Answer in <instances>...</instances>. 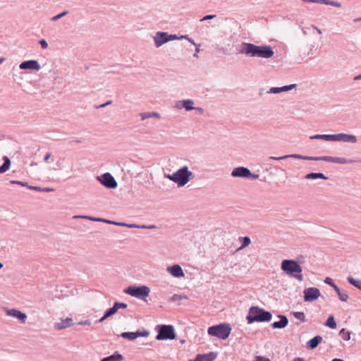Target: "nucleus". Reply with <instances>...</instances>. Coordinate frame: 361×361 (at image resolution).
Returning a JSON list of instances; mask_svg holds the SVG:
<instances>
[{"instance_id":"nucleus-1","label":"nucleus","mask_w":361,"mask_h":361,"mask_svg":"<svg viewBox=\"0 0 361 361\" xmlns=\"http://www.w3.org/2000/svg\"><path fill=\"white\" fill-rule=\"evenodd\" d=\"M241 47L240 53L252 57L269 59L274 54L272 48L269 45L257 46L252 43L243 42Z\"/></svg>"},{"instance_id":"nucleus-2","label":"nucleus","mask_w":361,"mask_h":361,"mask_svg":"<svg viewBox=\"0 0 361 361\" xmlns=\"http://www.w3.org/2000/svg\"><path fill=\"white\" fill-rule=\"evenodd\" d=\"M288 158H294V159H302V160H310V161H325L328 162H332V163H338L341 164H351L354 162V160L346 159L344 157H330V156H323V157H309V156H304L301 154H292L288 155H284L282 157H270L269 159H273V160H285Z\"/></svg>"},{"instance_id":"nucleus-3","label":"nucleus","mask_w":361,"mask_h":361,"mask_svg":"<svg viewBox=\"0 0 361 361\" xmlns=\"http://www.w3.org/2000/svg\"><path fill=\"white\" fill-rule=\"evenodd\" d=\"M165 177L177 183L178 187H181L192 179L194 174L188 170L187 166H184L172 174H165Z\"/></svg>"},{"instance_id":"nucleus-4","label":"nucleus","mask_w":361,"mask_h":361,"mask_svg":"<svg viewBox=\"0 0 361 361\" xmlns=\"http://www.w3.org/2000/svg\"><path fill=\"white\" fill-rule=\"evenodd\" d=\"M281 268L287 275L302 281L303 276L302 269L299 263L293 259H284L281 262Z\"/></svg>"},{"instance_id":"nucleus-5","label":"nucleus","mask_w":361,"mask_h":361,"mask_svg":"<svg viewBox=\"0 0 361 361\" xmlns=\"http://www.w3.org/2000/svg\"><path fill=\"white\" fill-rule=\"evenodd\" d=\"M272 314L270 312L259 308L257 306H252L250 308L246 319L248 324H252L255 322H265L271 319Z\"/></svg>"},{"instance_id":"nucleus-6","label":"nucleus","mask_w":361,"mask_h":361,"mask_svg":"<svg viewBox=\"0 0 361 361\" xmlns=\"http://www.w3.org/2000/svg\"><path fill=\"white\" fill-rule=\"evenodd\" d=\"M231 332V326L229 324L221 323L208 328L207 333L209 336L225 340L228 338Z\"/></svg>"},{"instance_id":"nucleus-7","label":"nucleus","mask_w":361,"mask_h":361,"mask_svg":"<svg viewBox=\"0 0 361 361\" xmlns=\"http://www.w3.org/2000/svg\"><path fill=\"white\" fill-rule=\"evenodd\" d=\"M157 331L156 339L158 341L173 340L176 337L173 326L168 324L157 325L155 328Z\"/></svg>"},{"instance_id":"nucleus-8","label":"nucleus","mask_w":361,"mask_h":361,"mask_svg":"<svg viewBox=\"0 0 361 361\" xmlns=\"http://www.w3.org/2000/svg\"><path fill=\"white\" fill-rule=\"evenodd\" d=\"M124 293L135 298L145 300L149 296L150 289L147 286H130L124 290Z\"/></svg>"},{"instance_id":"nucleus-9","label":"nucleus","mask_w":361,"mask_h":361,"mask_svg":"<svg viewBox=\"0 0 361 361\" xmlns=\"http://www.w3.org/2000/svg\"><path fill=\"white\" fill-rule=\"evenodd\" d=\"M178 39V37H177L176 35H173V34L169 35V34H168V32H161V31L157 32L155 34V35L153 37L154 44L156 46V47H157V48L160 47L164 44H165L168 42Z\"/></svg>"},{"instance_id":"nucleus-10","label":"nucleus","mask_w":361,"mask_h":361,"mask_svg":"<svg viewBox=\"0 0 361 361\" xmlns=\"http://www.w3.org/2000/svg\"><path fill=\"white\" fill-rule=\"evenodd\" d=\"M97 179L106 188L115 189L117 187V182L110 173H105L97 176Z\"/></svg>"},{"instance_id":"nucleus-11","label":"nucleus","mask_w":361,"mask_h":361,"mask_svg":"<svg viewBox=\"0 0 361 361\" xmlns=\"http://www.w3.org/2000/svg\"><path fill=\"white\" fill-rule=\"evenodd\" d=\"M304 293V300L305 302H312L316 300L320 296V291L317 288L311 287L305 288Z\"/></svg>"},{"instance_id":"nucleus-12","label":"nucleus","mask_w":361,"mask_h":361,"mask_svg":"<svg viewBox=\"0 0 361 361\" xmlns=\"http://www.w3.org/2000/svg\"><path fill=\"white\" fill-rule=\"evenodd\" d=\"M324 283L329 285L334 289V290L338 294L339 299L341 301L346 302L348 300L349 297H348V295L347 294L346 291L342 290L341 288H339V287L334 283L332 279H331L329 277H326L324 279Z\"/></svg>"},{"instance_id":"nucleus-13","label":"nucleus","mask_w":361,"mask_h":361,"mask_svg":"<svg viewBox=\"0 0 361 361\" xmlns=\"http://www.w3.org/2000/svg\"><path fill=\"white\" fill-rule=\"evenodd\" d=\"M334 142L355 143L357 142V137L355 135H353L338 133L334 134Z\"/></svg>"},{"instance_id":"nucleus-14","label":"nucleus","mask_w":361,"mask_h":361,"mask_svg":"<svg viewBox=\"0 0 361 361\" xmlns=\"http://www.w3.org/2000/svg\"><path fill=\"white\" fill-rule=\"evenodd\" d=\"M231 176L233 177L247 178L250 176V170L244 166H238L233 169Z\"/></svg>"},{"instance_id":"nucleus-15","label":"nucleus","mask_w":361,"mask_h":361,"mask_svg":"<svg viewBox=\"0 0 361 361\" xmlns=\"http://www.w3.org/2000/svg\"><path fill=\"white\" fill-rule=\"evenodd\" d=\"M149 331H137L135 332H123L121 334V336L123 338L128 339L130 341H134L137 338L140 336H147L149 335Z\"/></svg>"},{"instance_id":"nucleus-16","label":"nucleus","mask_w":361,"mask_h":361,"mask_svg":"<svg viewBox=\"0 0 361 361\" xmlns=\"http://www.w3.org/2000/svg\"><path fill=\"white\" fill-rule=\"evenodd\" d=\"M73 325L74 323L73 322V319L68 317L65 319H61L59 322H56L54 325V327L56 330H62Z\"/></svg>"},{"instance_id":"nucleus-17","label":"nucleus","mask_w":361,"mask_h":361,"mask_svg":"<svg viewBox=\"0 0 361 361\" xmlns=\"http://www.w3.org/2000/svg\"><path fill=\"white\" fill-rule=\"evenodd\" d=\"M166 269L174 277L179 278L185 276L183 269L179 264L169 266Z\"/></svg>"},{"instance_id":"nucleus-18","label":"nucleus","mask_w":361,"mask_h":361,"mask_svg":"<svg viewBox=\"0 0 361 361\" xmlns=\"http://www.w3.org/2000/svg\"><path fill=\"white\" fill-rule=\"evenodd\" d=\"M278 317L280 319L279 322H273L271 326L273 329H283L288 324V319L286 316L279 314Z\"/></svg>"},{"instance_id":"nucleus-19","label":"nucleus","mask_w":361,"mask_h":361,"mask_svg":"<svg viewBox=\"0 0 361 361\" xmlns=\"http://www.w3.org/2000/svg\"><path fill=\"white\" fill-rule=\"evenodd\" d=\"M41 66L36 60L24 61V70L39 71Z\"/></svg>"},{"instance_id":"nucleus-20","label":"nucleus","mask_w":361,"mask_h":361,"mask_svg":"<svg viewBox=\"0 0 361 361\" xmlns=\"http://www.w3.org/2000/svg\"><path fill=\"white\" fill-rule=\"evenodd\" d=\"M304 2L307 3H317V4H322L325 5H329L332 6H335L337 8L341 7V4L338 1H331V0H302Z\"/></svg>"},{"instance_id":"nucleus-21","label":"nucleus","mask_w":361,"mask_h":361,"mask_svg":"<svg viewBox=\"0 0 361 361\" xmlns=\"http://www.w3.org/2000/svg\"><path fill=\"white\" fill-rule=\"evenodd\" d=\"M322 337L320 336H316L309 341H307L306 347L307 349L313 350L316 348L319 344L322 342Z\"/></svg>"},{"instance_id":"nucleus-22","label":"nucleus","mask_w":361,"mask_h":361,"mask_svg":"<svg viewBox=\"0 0 361 361\" xmlns=\"http://www.w3.org/2000/svg\"><path fill=\"white\" fill-rule=\"evenodd\" d=\"M8 316L17 318L20 322H23V312L16 309L4 308Z\"/></svg>"},{"instance_id":"nucleus-23","label":"nucleus","mask_w":361,"mask_h":361,"mask_svg":"<svg viewBox=\"0 0 361 361\" xmlns=\"http://www.w3.org/2000/svg\"><path fill=\"white\" fill-rule=\"evenodd\" d=\"M334 134H317L310 137L311 140H323L325 141H334Z\"/></svg>"},{"instance_id":"nucleus-24","label":"nucleus","mask_w":361,"mask_h":361,"mask_svg":"<svg viewBox=\"0 0 361 361\" xmlns=\"http://www.w3.org/2000/svg\"><path fill=\"white\" fill-rule=\"evenodd\" d=\"M305 178L307 179V180H314V179H317V178H321L323 180H328V177L326 176L323 173H314V172L307 173L305 176Z\"/></svg>"},{"instance_id":"nucleus-25","label":"nucleus","mask_w":361,"mask_h":361,"mask_svg":"<svg viewBox=\"0 0 361 361\" xmlns=\"http://www.w3.org/2000/svg\"><path fill=\"white\" fill-rule=\"evenodd\" d=\"M118 311H117L116 307L114 305L112 307H110V308H109L108 310H106V312H104V314L103 315V317H102L99 319L98 322H103L108 317L115 314Z\"/></svg>"},{"instance_id":"nucleus-26","label":"nucleus","mask_w":361,"mask_h":361,"mask_svg":"<svg viewBox=\"0 0 361 361\" xmlns=\"http://www.w3.org/2000/svg\"><path fill=\"white\" fill-rule=\"evenodd\" d=\"M123 360V356L118 353V352H115L113 355L110 356L105 357L102 358L100 361H121Z\"/></svg>"},{"instance_id":"nucleus-27","label":"nucleus","mask_w":361,"mask_h":361,"mask_svg":"<svg viewBox=\"0 0 361 361\" xmlns=\"http://www.w3.org/2000/svg\"><path fill=\"white\" fill-rule=\"evenodd\" d=\"M3 160H4V163L0 166V173H4L6 172L9 169L11 164V161L10 159L6 156H4L3 157Z\"/></svg>"},{"instance_id":"nucleus-28","label":"nucleus","mask_w":361,"mask_h":361,"mask_svg":"<svg viewBox=\"0 0 361 361\" xmlns=\"http://www.w3.org/2000/svg\"><path fill=\"white\" fill-rule=\"evenodd\" d=\"M24 187H26L30 190H36V191H40V192H53L54 190V188H40L38 186H32L28 185L27 183H24Z\"/></svg>"},{"instance_id":"nucleus-29","label":"nucleus","mask_w":361,"mask_h":361,"mask_svg":"<svg viewBox=\"0 0 361 361\" xmlns=\"http://www.w3.org/2000/svg\"><path fill=\"white\" fill-rule=\"evenodd\" d=\"M180 103H181V106L183 108H185L186 111H191L193 110L194 107L192 105L194 104V101L192 99H185V100H181L180 101Z\"/></svg>"},{"instance_id":"nucleus-30","label":"nucleus","mask_w":361,"mask_h":361,"mask_svg":"<svg viewBox=\"0 0 361 361\" xmlns=\"http://www.w3.org/2000/svg\"><path fill=\"white\" fill-rule=\"evenodd\" d=\"M142 120H145L149 118H159L161 116L157 112H145L140 114Z\"/></svg>"},{"instance_id":"nucleus-31","label":"nucleus","mask_w":361,"mask_h":361,"mask_svg":"<svg viewBox=\"0 0 361 361\" xmlns=\"http://www.w3.org/2000/svg\"><path fill=\"white\" fill-rule=\"evenodd\" d=\"M325 325L331 329H336V322L334 319V316L331 315L328 317Z\"/></svg>"},{"instance_id":"nucleus-32","label":"nucleus","mask_w":361,"mask_h":361,"mask_svg":"<svg viewBox=\"0 0 361 361\" xmlns=\"http://www.w3.org/2000/svg\"><path fill=\"white\" fill-rule=\"evenodd\" d=\"M240 240L242 242V245L239 247V250H242L247 247L251 243L250 238L248 236L241 237L240 238Z\"/></svg>"},{"instance_id":"nucleus-33","label":"nucleus","mask_w":361,"mask_h":361,"mask_svg":"<svg viewBox=\"0 0 361 361\" xmlns=\"http://www.w3.org/2000/svg\"><path fill=\"white\" fill-rule=\"evenodd\" d=\"M203 361H214L216 357V353L210 352L207 354H202Z\"/></svg>"},{"instance_id":"nucleus-34","label":"nucleus","mask_w":361,"mask_h":361,"mask_svg":"<svg viewBox=\"0 0 361 361\" xmlns=\"http://www.w3.org/2000/svg\"><path fill=\"white\" fill-rule=\"evenodd\" d=\"M348 281L353 285V286L361 290V280H356L354 278L349 276L348 278Z\"/></svg>"},{"instance_id":"nucleus-35","label":"nucleus","mask_w":361,"mask_h":361,"mask_svg":"<svg viewBox=\"0 0 361 361\" xmlns=\"http://www.w3.org/2000/svg\"><path fill=\"white\" fill-rule=\"evenodd\" d=\"M350 334L351 333L345 329H342L339 331V336H341L344 341H349L350 339Z\"/></svg>"},{"instance_id":"nucleus-36","label":"nucleus","mask_w":361,"mask_h":361,"mask_svg":"<svg viewBox=\"0 0 361 361\" xmlns=\"http://www.w3.org/2000/svg\"><path fill=\"white\" fill-rule=\"evenodd\" d=\"M74 218L87 219L91 220V221H98V222H103V223H104V219H102V218L92 217V216H74Z\"/></svg>"},{"instance_id":"nucleus-37","label":"nucleus","mask_w":361,"mask_h":361,"mask_svg":"<svg viewBox=\"0 0 361 361\" xmlns=\"http://www.w3.org/2000/svg\"><path fill=\"white\" fill-rule=\"evenodd\" d=\"M293 314L296 319H299L302 322H305L306 321L305 315L302 312H293Z\"/></svg>"},{"instance_id":"nucleus-38","label":"nucleus","mask_w":361,"mask_h":361,"mask_svg":"<svg viewBox=\"0 0 361 361\" xmlns=\"http://www.w3.org/2000/svg\"><path fill=\"white\" fill-rule=\"evenodd\" d=\"M296 87H297L296 84H291L289 85H285V86L281 87L280 88H281V92H287V91L291 90L293 89H295Z\"/></svg>"},{"instance_id":"nucleus-39","label":"nucleus","mask_w":361,"mask_h":361,"mask_svg":"<svg viewBox=\"0 0 361 361\" xmlns=\"http://www.w3.org/2000/svg\"><path fill=\"white\" fill-rule=\"evenodd\" d=\"M68 13V11H64L62 13L52 17L51 20L56 21V20L61 19V18L64 17L65 16H66Z\"/></svg>"},{"instance_id":"nucleus-40","label":"nucleus","mask_w":361,"mask_h":361,"mask_svg":"<svg viewBox=\"0 0 361 361\" xmlns=\"http://www.w3.org/2000/svg\"><path fill=\"white\" fill-rule=\"evenodd\" d=\"M114 305L116 307L117 311L121 308L125 309L128 307V305L125 302H115Z\"/></svg>"},{"instance_id":"nucleus-41","label":"nucleus","mask_w":361,"mask_h":361,"mask_svg":"<svg viewBox=\"0 0 361 361\" xmlns=\"http://www.w3.org/2000/svg\"><path fill=\"white\" fill-rule=\"evenodd\" d=\"M281 92V88L276 87H271L267 92L269 94H279Z\"/></svg>"},{"instance_id":"nucleus-42","label":"nucleus","mask_w":361,"mask_h":361,"mask_svg":"<svg viewBox=\"0 0 361 361\" xmlns=\"http://www.w3.org/2000/svg\"><path fill=\"white\" fill-rule=\"evenodd\" d=\"M252 361H271L269 358L265 357L264 356L257 355L255 357V360Z\"/></svg>"},{"instance_id":"nucleus-43","label":"nucleus","mask_w":361,"mask_h":361,"mask_svg":"<svg viewBox=\"0 0 361 361\" xmlns=\"http://www.w3.org/2000/svg\"><path fill=\"white\" fill-rule=\"evenodd\" d=\"M39 44H40L41 47L44 49H47L48 47V43L47 41L44 39H40L39 41Z\"/></svg>"},{"instance_id":"nucleus-44","label":"nucleus","mask_w":361,"mask_h":361,"mask_svg":"<svg viewBox=\"0 0 361 361\" xmlns=\"http://www.w3.org/2000/svg\"><path fill=\"white\" fill-rule=\"evenodd\" d=\"M216 15H207L205 16H204L201 20L200 21H204V20H212V19H214L216 18Z\"/></svg>"},{"instance_id":"nucleus-45","label":"nucleus","mask_w":361,"mask_h":361,"mask_svg":"<svg viewBox=\"0 0 361 361\" xmlns=\"http://www.w3.org/2000/svg\"><path fill=\"white\" fill-rule=\"evenodd\" d=\"M187 39L190 43H192V44L194 45H196V44L195 43L194 40L191 38H189L188 35H182L180 37H178V39Z\"/></svg>"},{"instance_id":"nucleus-46","label":"nucleus","mask_w":361,"mask_h":361,"mask_svg":"<svg viewBox=\"0 0 361 361\" xmlns=\"http://www.w3.org/2000/svg\"><path fill=\"white\" fill-rule=\"evenodd\" d=\"M189 361H203V355L202 354H197L194 360Z\"/></svg>"},{"instance_id":"nucleus-47","label":"nucleus","mask_w":361,"mask_h":361,"mask_svg":"<svg viewBox=\"0 0 361 361\" xmlns=\"http://www.w3.org/2000/svg\"><path fill=\"white\" fill-rule=\"evenodd\" d=\"M182 299V296L181 295H177V294H174L171 298V300L174 302V301H176L178 300H181Z\"/></svg>"},{"instance_id":"nucleus-48","label":"nucleus","mask_w":361,"mask_h":361,"mask_svg":"<svg viewBox=\"0 0 361 361\" xmlns=\"http://www.w3.org/2000/svg\"><path fill=\"white\" fill-rule=\"evenodd\" d=\"M156 228H157V226L155 225H149V226L141 225V228H142V229H154Z\"/></svg>"},{"instance_id":"nucleus-49","label":"nucleus","mask_w":361,"mask_h":361,"mask_svg":"<svg viewBox=\"0 0 361 361\" xmlns=\"http://www.w3.org/2000/svg\"><path fill=\"white\" fill-rule=\"evenodd\" d=\"M259 174H257V173H252L251 171H250V176L247 178H250L252 180H255V179H257L259 178Z\"/></svg>"},{"instance_id":"nucleus-50","label":"nucleus","mask_w":361,"mask_h":361,"mask_svg":"<svg viewBox=\"0 0 361 361\" xmlns=\"http://www.w3.org/2000/svg\"><path fill=\"white\" fill-rule=\"evenodd\" d=\"M90 324H91L90 320H85V321L78 322L77 324L81 325V326H85V325H90Z\"/></svg>"},{"instance_id":"nucleus-51","label":"nucleus","mask_w":361,"mask_h":361,"mask_svg":"<svg viewBox=\"0 0 361 361\" xmlns=\"http://www.w3.org/2000/svg\"><path fill=\"white\" fill-rule=\"evenodd\" d=\"M128 228H141V225H137V224H128Z\"/></svg>"},{"instance_id":"nucleus-52","label":"nucleus","mask_w":361,"mask_h":361,"mask_svg":"<svg viewBox=\"0 0 361 361\" xmlns=\"http://www.w3.org/2000/svg\"><path fill=\"white\" fill-rule=\"evenodd\" d=\"M193 110L198 111L200 114H204V109L202 107H194Z\"/></svg>"},{"instance_id":"nucleus-53","label":"nucleus","mask_w":361,"mask_h":361,"mask_svg":"<svg viewBox=\"0 0 361 361\" xmlns=\"http://www.w3.org/2000/svg\"><path fill=\"white\" fill-rule=\"evenodd\" d=\"M51 153H50V152L47 153V154H46V155H45V157H44V161L45 162H48L49 159H50V157H51Z\"/></svg>"},{"instance_id":"nucleus-54","label":"nucleus","mask_w":361,"mask_h":361,"mask_svg":"<svg viewBox=\"0 0 361 361\" xmlns=\"http://www.w3.org/2000/svg\"><path fill=\"white\" fill-rule=\"evenodd\" d=\"M104 223L106 224H113V225H116L117 222L114 221H111V220H108V219H104Z\"/></svg>"},{"instance_id":"nucleus-55","label":"nucleus","mask_w":361,"mask_h":361,"mask_svg":"<svg viewBox=\"0 0 361 361\" xmlns=\"http://www.w3.org/2000/svg\"><path fill=\"white\" fill-rule=\"evenodd\" d=\"M116 226H123V227H127L128 228V224L123 223V222H117Z\"/></svg>"},{"instance_id":"nucleus-56","label":"nucleus","mask_w":361,"mask_h":361,"mask_svg":"<svg viewBox=\"0 0 361 361\" xmlns=\"http://www.w3.org/2000/svg\"><path fill=\"white\" fill-rule=\"evenodd\" d=\"M196 46V48H195V54H194V56L195 57H198L197 56V53L200 52V48L199 47L200 46V44H199L198 46H197V44L195 45Z\"/></svg>"},{"instance_id":"nucleus-57","label":"nucleus","mask_w":361,"mask_h":361,"mask_svg":"<svg viewBox=\"0 0 361 361\" xmlns=\"http://www.w3.org/2000/svg\"><path fill=\"white\" fill-rule=\"evenodd\" d=\"M11 183H12V184H18V185L23 186V181H20V180H11Z\"/></svg>"},{"instance_id":"nucleus-58","label":"nucleus","mask_w":361,"mask_h":361,"mask_svg":"<svg viewBox=\"0 0 361 361\" xmlns=\"http://www.w3.org/2000/svg\"><path fill=\"white\" fill-rule=\"evenodd\" d=\"M293 361H305L302 357H295Z\"/></svg>"},{"instance_id":"nucleus-59","label":"nucleus","mask_w":361,"mask_h":361,"mask_svg":"<svg viewBox=\"0 0 361 361\" xmlns=\"http://www.w3.org/2000/svg\"><path fill=\"white\" fill-rule=\"evenodd\" d=\"M176 108H178V109H181L183 108V106H181V103H180V101H178L176 104Z\"/></svg>"},{"instance_id":"nucleus-60","label":"nucleus","mask_w":361,"mask_h":361,"mask_svg":"<svg viewBox=\"0 0 361 361\" xmlns=\"http://www.w3.org/2000/svg\"><path fill=\"white\" fill-rule=\"evenodd\" d=\"M361 80V74L354 77V80Z\"/></svg>"},{"instance_id":"nucleus-61","label":"nucleus","mask_w":361,"mask_h":361,"mask_svg":"<svg viewBox=\"0 0 361 361\" xmlns=\"http://www.w3.org/2000/svg\"><path fill=\"white\" fill-rule=\"evenodd\" d=\"M105 106H106V104L104 103V104H102L99 105V106H97V109H101V108H104V107H105Z\"/></svg>"},{"instance_id":"nucleus-62","label":"nucleus","mask_w":361,"mask_h":361,"mask_svg":"<svg viewBox=\"0 0 361 361\" xmlns=\"http://www.w3.org/2000/svg\"><path fill=\"white\" fill-rule=\"evenodd\" d=\"M331 361H344V360L342 359H339V358H334Z\"/></svg>"},{"instance_id":"nucleus-63","label":"nucleus","mask_w":361,"mask_h":361,"mask_svg":"<svg viewBox=\"0 0 361 361\" xmlns=\"http://www.w3.org/2000/svg\"><path fill=\"white\" fill-rule=\"evenodd\" d=\"M354 22H358V21H361V17L360 18H355L353 20Z\"/></svg>"},{"instance_id":"nucleus-64","label":"nucleus","mask_w":361,"mask_h":361,"mask_svg":"<svg viewBox=\"0 0 361 361\" xmlns=\"http://www.w3.org/2000/svg\"><path fill=\"white\" fill-rule=\"evenodd\" d=\"M111 103H112V101L110 100V101L106 102L105 104L106 106H108V105L111 104Z\"/></svg>"}]
</instances>
